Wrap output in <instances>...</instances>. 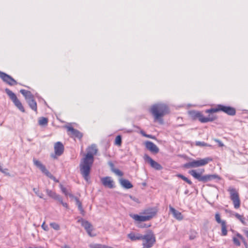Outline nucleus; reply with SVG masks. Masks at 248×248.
Listing matches in <instances>:
<instances>
[{
    "instance_id": "1",
    "label": "nucleus",
    "mask_w": 248,
    "mask_h": 248,
    "mask_svg": "<svg viewBox=\"0 0 248 248\" xmlns=\"http://www.w3.org/2000/svg\"><path fill=\"white\" fill-rule=\"evenodd\" d=\"M97 149L92 146L90 148V151L82 159L79 165L80 173L87 182H88L90 179V173L94 161L93 155H95Z\"/></svg>"
},
{
    "instance_id": "2",
    "label": "nucleus",
    "mask_w": 248,
    "mask_h": 248,
    "mask_svg": "<svg viewBox=\"0 0 248 248\" xmlns=\"http://www.w3.org/2000/svg\"><path fill=\"white\" fill-rule=\"evenodd\" d=\"M150 112L154 117L155 120H160L161 117L169 112L168 107L163 103H157L152 106Z\"/></svg>"
},
{
    "instance_id": "3",
    "label": "nucleus",
    "mask_w": 248,
    "mask_h": 248,
    "mask_svg": "<svg viewBox=\"0 0 248 248\" xmlns=\"http://www.w3.org/2000/svg\"><path fill=\"white\" fill-rule=\"evenodd\" d=\"M204 170L202 169L200 173L197 172L195 170H192L188 171L189 174L191 175L195 179L200 182L205 183L211 181L214 179L220 180V177L217 174H206L202 175L201 174L204 172Z\"/></svg>"
},
{
    "instance_id": "4",
    "label": "nucleus",
    "mask_w": 248,
    "mask_h": 248,
    "mask_svg": "<svg viewBox=\"0 0 248 248\" xmlns=\"http://www.w3.org/2000/svg\"><path fill=\"white\" fill-rule=\"evenodd\" d=\"M212 161V158L210 157L199 159L198 160L192 159L191 161L188 162L183 165V167L186 169L195 168L202 167L207 165L209 162Z\"/></svg>"
},
{
    "instance_id": "5",
    "label": "nucleus",
    "mask_w": 248,
    "mask_h": 248,
    "mask_svg": "<svg viewBox=\"0 0 248 248\" xmlns=\"http://www.w3.org/2000/svg\"><path fill=\"white\" fill-rule=\"evenodd\" d=\"M219 111H223L228 115L231 116H233L236 113V110L234 108L230 106H226L223 105H218L216 108H212L209 109H207L206 110L205 112L212 113Z\"/></svg>"
},
{
    "instance_id": "6",
    "label": "nucleus",
    "mask_w": 248,
    "mask_h": 248,
    "mask_svg": "<svg viewBox=\"0 0 248 248\" xmlns=\"http://www.w3.org/2000/svg\"><path fill=\"white\" fill-rule=\"evenodd\" d=\"M141 240L143 241L142 245L144 248H150L152 247L155 242V236L151 232L145 235H142Z\"/></svg>"
},
{
    "instance_id": "7",
    "label": "nucleus",
    "mask_w": 248,
    "mask_h": 248,
    "mask_svg": "<svg viewBox=\"0 0 248 248\" xmlns=\"http://www.w3.org/2000/svg\"><path fill=\"white\" fill-rule=\"evenodd\" d=\"M228 191L230 195V199L232 201L235 209H238L240 206V200L237 190L232 187H229Z\"/></svg>"
},
{
    "instance_id": "8",
    "label": "nucleus",
    "mask_w": 248,
    "mask_h": 248,
    "mask_svg": "<svg viewBox=\"0 0 248 248\" xmlns=\"http://www.w3.org/2000/svg\"><path fill=\"white\" fill-rule=\"evenodd\" d=\"M78 222L81 223V226L84 228L90 236L94 237L96 236V233L93 232V227L90 222L82 218H80L78 220Z\"/></svg>"
},
{
    "instance_id": "9",
    "label": "nucleus",
    "mask_w": 248,
    "mask_h": 248,
    "mask_svg": "<svg viewBox=\"0 0 248 248\" xmlns=\"http://www.w3.org/2000/svg\"><path fill=\"white\" fill-rule=\"evenodd\" d=\"M7 94L9 96L10 99L13 101L15 105L22 112H25V109L22 106V103L18 99L16 95L10 90L8 88L5 89Z\"/></svg>"
},
{
    "instance_id": "10",
    "label": "nucleus",
    "mask_w": 248,
    "mask_h": 248,
    "mask_svg": "<svg viewBox=\"0 0 248 248\" xmlns=\"http://www.w3.org/2000/svg\"><path fill=\"white\" fill-rule=\"evenodd\" d=\"M33 162L34 165L39 168L42 173H44L46 176L49 178L53 180L55 182H58L55 177L46 169L45 165H44L40 161L37 160L36 158H33Z\"/></svg>"
},
{
    "instance_id": "11",
    "label": "nucleus",
    "mask_w": 248,
    "mask_h": 248,
    "mask_svg": "<svg viewBox=\"0 0 248 248\" xmlns=\"http://www.w3.org/2000/svg\"><path fill=\"white\" fill-rule=\"evenodd\" d=\"M0 78L3 82L10 86H13L17 84V81L11 76L1 71H0Z\"/></svg>"
},
{
    "instance_id": "12",
    "label": "nucleus",
    "mask_w": 248,
    "mask_h": 248,
    "mask_svg": "<svg viewBox=\"0 0 248 248\" xmlns=\"http://www.w3.org/2000/svg\"><path fill=\"white\" fill-rule=\"evenodd\" d=\"M144 160L150 164L151 167L155 170H159L163 169L162 166L158 162L154 160L149 155L147 154H145L143 156Z\"/></svg>"
},
{
    "instance_id": "13",
    "label": "nucleus",
    "mask_w": 248,
    "mask_h": 248,
    "mask_svg": "<svg viewBox=\"0 0 248 248\" xmlns=\"http://www.w3.org/2000/svg\"><path fill=\"white\" fill-rule=\"evenodd\" d=\"M67 131L70 132L68 134L72 138H77L78 139L82 138L83 135L79 131L74 128L71 126H66Z\"/></svg>"
},
{
    "instance_id": "14",
    "label": "nucleus",
    "mask_w": 248,
    "mask_h": 248,
    "mask_svg": "<svg viewBox=\"0 0 248 248\" xmlns=\"http://www.w3.org/2000/svg\"><path fill=\"white\" fill-rule=\"evenodd\" d=\"M101 182L105 187L109 188H113L115 187L114 182L109 176L101 178Z\"/></svg>"
},
{
    "instance_id": "15",
    "label": "nucleus",
    "mask_w": 248,
    "mask_h": 248,
    "mask_svg": "<svg viewBox=\"0 0 248 248\" xmlns=\"http://www.w3.org/2000/svg\"><path fill=\"white\" fill-rule=\"evenodd\" d=\"M144 144L146 148L149 151H150L152 153L154 154H156L159 152V148L153 142L151 141H145Z\"/></svg>"
},
{
    "instance_id": "16",
    "label": "nucleus",
    "mask_w": 248,
    "mask_h": 248,
    "mask_svg": "<svg viewBox=\"0 0 248 248\" xmlns=\"http://www.w3.org/2000/svg\"><path fill=\"white\" fill-rule=\"evenodd\" d=\"M54 148L56 155L60 156L63 154L64 151V146L61 142L58 141L56 142Z\"/></svg>"
},
{
    "instance_id": "17",
    "label": "nucleus",
    "mask_w": 248,
    "mask_h": 248,
    "mask_svg": "<svg viewBox=\"0 0 248 248\" xmlns=\"http://www.w3.org/2000/svg\"><path fill=\"white\" fill-rule=\"evenodd\" d=\"M157 212V210L155 208H148L145 209L142 213L143 214L146 215L147 217H150L151 220L154 217H155Z\"/></svg>"
},
{
    "instance_id": "18",
    "label": "nucleus",
    "mask_w": 248,
    "mask_h": 248,
    "mask_svg": "<svg viewBox=\"0 0 248 248\" xmlns=\"http://www.w3.org/2000/svg\"><path fill=\"white\" fill-rule=\"evenodd\" d=\"M130 217L134 219L136 221L138 222H145L150 220V217H147L146 215L140 216L138 214L131 215Z\"/></svg>"
},
{
    "instance_id": "19",
    "label": "nucleus",
    "mask_w": 248,
    "mask_h": 248,
    "mask_svg": "<svg viewBox=\"0 0 248 248\" xmlns=\"http://www.w3.org/2000/svg\"><path fill=\"white\" fill-rule=\"evenodd\" d=\"M170 211L173 214V217L176 219L181 220L183 218V216L181 212L175 210L171 206H170Z\"/></svg>"
},
{
    "instance_id": "20",
    "label": "nucleus",
    "mask_w": 248,
    "mask_h": 248,
    "mask_svg": "<svg viewBox=\"0 0 248 248\" xmlns=\"http://www.w3.org/2000/svg\"><path fill=\"white\" fill-rule=\"evenodd\" d=\"M188 114L189 116L193 119L196 120L198 119L200 121V119L201 118H202V113L196 110H190L188 111Z\"/></svg>"
},
{
    "instance_id": "21",
    "label": "nucleus",
    "mask_w": 248,
    "mask_h": 248,
    "mask_svg": "<svg viewBox=\"0 0 248 248\" xmlns=\"http://www.w3.org/2000/svg\"><path fill=\"white\" fill-rule=\"evenodd\" d=\"M127 237L131 241H135L141 240V238H142V235L139 233H135L134 232H131L128 234Z\"/></svg>"
},
{
    "instance_id": "22",
    "label": "nucleus",
    "mask_w": 248,
    "mask_h": 248,
    "mask_svg": "<svg viewBox=\"0 0 248 248\" xmlns=\"http://www.w3.org/2000/svg\"><path fill=\"white\" fill-rule=\"evenodd\" d=\"M20 92L25 97L27 102L30 100L34 99L33 95L30 91L21 89L20 90Z\"/></svg>"
},
{
    "instance_id": "23",
    "label": "nucleus",
    "mask_w": 248,
    "mask_h": 248,
    "mask_svg": "<svg viewBox=\"0 0 248 248\" xmlns=\"http://www.w3.org/2000/svg\"><path fill=\"white\" fill-rule=\"evenodd\" d=\"M217 117L216 115L209 114L208 117H204L202 115V118L200 119V122L202 123H205L208 122H213L217 119Z\"/></svg>"
},
{
    "instance_id": "24",
    "label": "nucleus",
    "mask_w": 248,
    "mask_h": 248,
    "mask_svg": "<svg viewBox=\"0 0 248 248\" xmlns=\"http://www.w3.org/2000/svg\"><path fill=\"white\" fill-rule=\"evenodd\" d=\"M120 184L123 187L126 189H129L133 187L132 184L128 180L124 179H120Z\"/></svg>"
},
{
    "instance_id": "25",
    "label": "nucleus",
    "mask_w": 248,
    "mask_h": 248,
    "mask_svg": "<svg viewBox=\"0 0 248 248\" xmlns=\"http://www.w3.org/2000/svg\"><path fill=\"white\" fill-rule=\"evenodd\" d=\"M28 105L31 109L35 111H37V103L34 99L27 101Z\"/></svg>"
},
{
    "instance_id": "26",
    "label": "nucleus",
    "mask_w": 248,
    "mask_h": 248,
    "mask_svg": "<svg viewBox=\"0 0 248 248\" xmlns=\"http://www.w3.org/2000/svg\"><path fill=\"white\" fill-rule=\"evenodd\" d=\"M177 176L178 178L182 179L183 180H184V181L186 182L189 185H193L192 181L191 180H190L189 179H188L187 177H186L184 175H183L181 174H177Z\"/></svg>"
},
{
    "instance_id": "27",
    "label": "nucleus",
    "mask_w": 248,
    "mask_h": 248,
    "mask_svg": "<svg viewBox=\"0 0 248 248\" xmlns=\"http://www.w3.org/2000/svg\"><path fill=\"white\" fill-rule=\"evenodd\" d=\"M221 225V235L226 236L227 234V230L226 228V222H223Z\"/></svg>"
},
{
    "instance_id": "28",
    "label": "nucleus",
    "mask_w": 248,
    "mask_h": 248,
    "mask_svg": "<svg viewBox=\"0 0 248 248\" xmlns=\"http://www.w3.org/2000/svg\"><path fill=\"white\" fill-rule=\"evenodd\" d=\"M236 236L242 241L244 245H245L246 248H248V244L246 242L245 238L239 233L237 232L236 234Z\"/></svg>"
},
{
    "instance_id": "29",
    "label": "nucleus",
    "mask_w": 248,
    "mask_h": 248,
    "mask_svg": "<svg viewBox=\"0 0 248 248\" xmlns=\"http://www.w3.org/2000/svg\"><path fill=\"white\" fill-rule=\"evenodd\" d=\"M234 216L238 219H239L241 222V223L243 225H246V222L245 221L246 219L243 217V216L240 215L238 213H235L234 214Z\"/></svg>"
},
{
    "instance_id": "30",
    "label": "nucleus",
    "mask_w": 248,
    "mask_h": 248,
    "mask_svg": "<svg viewBox=\"0 0 248 248\" xmlns=\"http://www.w3.org/2000/svg\"><path fill=\"white\" fill-rule=\"evenodd\" d=\"M38 123L40 125H46L48 123V119L45 117H41L39 120Z\"/></svg>"
},
{
    "instance_id": "31",
    "label": "nucleus",
    "mask_w": 248,
    "mask_h": 248,
    "mask_svg": "<svg viewBox=\"0 0 248 248\" xmlns=\"http://www.w3.org/2000/svg\"><path fill=\"white\" fill-rule=\"evenodd\" d=\"M46 192L48 196H49L50 197H51L54 199H55V198H56V197L57 195V194H56L54 191H53L51 190H49L48 189H47L46 190Z\"/></svg>"
},
{
    "instance_id": "32",
    "label": "nucleus",
    "mask_w": 248,
    "mask_h": 248,
    "mask_svg": "<svg viewBox=\"0 0 248 248\" xmlns=\"http://www.w3.org/2000/svg\"><path fill=\"white\" fill-rule=\"evenodd\" d=\"M115 143L116 145L120 146L122 144V137L120 135L117 136L115 140Z\"/></svg>"
},
{
    "instance_id": "33",
    "label": "nucleus",
    "mask_w": 248,
    "mask_h": 248,
    "mask_svg": "<svg viewBox=\"0 0 248 248\" xmlns=\"http://www.w3.org/2000/svg\"><path fill=\"white\" fill-rule=\"evenodd\" d=\"M50 226L55 230L58 231L60 230V227L58 224L55 222H52L50 223Z\"/></svg>"
},
{
    "instance_id": "34",
    "label": "nucleus",
    "mask_w": 248,
    "mask_h": 248,
    "mask_svg": "<svg viewBox=\"0 0 248 248\" xmlns=\"http://www.w3.org/2000/svg\"><path fill=\"white\" fill-rule=\"evenodd\" d=\"M216 220L218 223L222 224L223 222H225L224 220H222L220 218V215L218 213H216L215 215Z\"/></svg>"
},
{
    "instance_id": "35",
    "label": "nucleus",
    "mask_w": 248,
    "mask_h": 248,
    "mask_svg": "<svg viewBox=\"0 0 248 248\" xmlns=\"http://www.w3.org/2000/svg\"><path fill=\"white\" fill-rule=\"evenodd\" d=\"M33 191L39 198H43V194L42 193H40L38 188H33Z\"/></svg>"
},
{
    "instance_id": "36",
    "label": "nucleus",
    "mask_w": 248,
    "mask_h": 248,
    "mask_svg": "<svg viewBox=\"0 0 248 248\" xmlns=\"http://www.w3.org/2000/svg\"><path fill=\"white\" fill-rule=\"evenodd\" d=\"M232 241L234 243V244L236 246H240V242L239 241V239L236 236V237H233L232 238Z\"/></svg>"
},
{
    "instance_id": "37",
    "label": "nucleus",
    "mask_w": 248,
    "mask_h": 248,
    "mask_svg": "<svg viewBox=\"0 0 248 248\" xmlns=\"http://www.w3.org/2000/svg\"><path fill=\"white\" fill-rule=\"evenodd\" d=\"M195 144L199 146H211V145L203 141H196Z\"/></svg>"
},
{
    "instance_id": "38",
    "label": "nucleus",
    "mask_w": 248,
    "mask_h": 248,
    "mask_svg": "<svg viewBox=\"0 0 248 248\" xmlns=\"http://www.w3.org/2000/svg\"><path fill=\"white\" fill-rule=\"evenodd\" d=\"M112 172H114L116 175L119 176H122L124 174L122 171L117 169H115L114 170H113Z\"/></svg>"
},
{
    "instance_id": "39",
    "label": "nucleus",
    "mask_w": 248,
    "mask_h": 248,
    "mask_svg": "<svg viewBox=\"0 0 248 248\" xmlns=\"http://www.w3.org/2000/svg\"><path fill=\"white\" fill-rule=\"evenodd\" d=\"M61 189L63 193H64L65 196H68V191L65 187L63 186L62 185L60 186Z\"/></svg>"
},
{
    "instance_id": "40",
    "label": "nucleus",
    "mask_w": 248,
    "mask_h": 248,
    "mask_svg": "<svg viewBox=\"0 0 248 248\" xmlns=\"http://www.w3.org/2000/svg\"><path fill=\"white\" fill-rule=\"evenodd\" d=\"M196 232H191V233L189 235V239L190 240H193L196 237Z\"/></svg>"
},
{
    "instance_id": "41",
    "label": "nucleus",
    "mask_w": 248,
    "mask_h": 248,
    "mask_svg": "<svg viewBox=\"0 0 248 248\" xmlns=\"http://www.w3.org/2000/svg\"><path fill=\"white\" fill-rule=\"evenodd\" d=\"M41 227L44 230L46 231H48L49 230L48 226L45 224V222H44L42 224Z\"/></svg>"
},
{
    "instance_id": "42",
    "label": "nucleus",
    "mask_w": 248,
    "mask_h": 248,
    "mask_svg": "<svg viewBox=\"0 0 248 248\" xmlns=\"http://www.w3.org/2000/svg\"><path fill=\"white\" fill-rule=\"evenodd\" d=\"M54 200L58 201L61 203L63 202L62 198L58 194L57 195Z\"/></svg>"
},
{
    "instance_id": "43",
    "label": "nucleus",
    "mask_w": 248,
    "mask_h": 248,
    "mask_svg": "<svg viewBox=\"0 0 248 248\" xmlns=\"http://www.w3.org/2000/svg\"><path fill=\"white\" fill-rule=\"evenodd\" d=\"M7 170V169H3L1 166L0 167V171H1L2 173L5 174L6 175H9V173L8 172H7L6 171Z\"/></svg>"
},
{
    "instance_id": "44",
    "label": "nucleus",
    "mask_w": 248,
    "mask_h": 248,
    "mask_svg": "<svg viewBox=\"0 0 248 248\" xmlns=\"http://www.w3.org/2000/svg\"><path fill=\"white\" fill-rule=\"evenodd\" d=\"M215 141L216 142L218 143V145L219 147H223L224 146V144L220 140L218 139H215Z\"/></svg>"
},
{
    "instance_id": "45",
    "label": "nucleus",
    "mask_w": 248,
    "mask_h": 248,
    "mask_svg": "<svg viewBox=\"0 0 248 248\" xmlns=\"http://www.w3.org/2000/svg\"><path fill=\"white\" fill-rule=\"evenodd\" d=\"M108 164L109 166V167H110L111 170L112 171H113V170H114L115 169V168H114V165L113 163L112 162L109 161V162H108Z\"/></svg>"
},
{
    "instance_id": "46",
    "label": "nucleus",
    "mask_w": 248,
    "mask_h": 248,
    "mask_svg": "<svg viewBox=\"0 0 248 248\" xmlns=\"http://www.w3.org/2000/svg\"><path fill=\"white\" fill-rule=\"evenodd\" d=\"M74 199L76 202V204L77 205V206H78L79 204H81L82 203L77 197H74Z\"/></svg>"
},
{
    "instance_id": "47",
    "label": "nucleus",
    "mask_w": 248,
    "mask_h": 248,
    "mask_svg": "<svg viewBox=\"0 0 248 248\" xmlns=\"http://www.w3.org/2000/svg\"><path fill=\"white\" fill-rule=\"evenodd\" d=\"M144 137H146V138H150V139H155V137L153 136V135H148V134H145L144 135Z\"/></svg>"
},
{
    "instance_id": "48",
    "label": "nucleus",
    "mask_w": 248,
    "mask_h": 248,
    "mask_svg": "<svg viewBox=\"0 0 248 248\" xmlns=\"http://www.w3.org/2000/svg\"><path fill=\"white\" fill-rule=\"evenodd\" d=\"M244 234L246 236V237L248 238V230H244L243 231Z\"/></svg>"
},
{
    "instance_id": "49",
    "label": "nucleus",
    "mask_w": 248,
    "mask_h": 248,
    "mask_svg": "<svg viewBox=\"0 0 248 248\" xmlns=\"http://www.w3.org/2000/svg\"><path fill=\"white\" fill-rule=\"evenodd\" d=\"M61 204L63 206H64L65 208H68V204L66 202H62Z\"/></svg>"
},
{
    "instance_id": "50",
    "label": "nucleus",
    "mask_w": 248,
    "mask_h": 248,
    "mask_svg": "<svg viewBox=\"0 0 248 248\" xmlns=\"http://www.w3.org/2000/svg\"><path fill=\"white\" fill-rule=\"evenodd\" d=\"M150 226H151L150 225H146V224H144V225L141 226L140 227L141 228H148V227H149Z\"/></svg>"
},
{
    "instance_id": "51",
    "label": "nucleus",
    "mask_w": 248,
    "mask_h": 248,
    "mask_svg": "<svg viewBox=\"0 0 248 248\" xmlns=\"http://www.w3.org/2000/svg\"><path fill=\"white\" fill-rule=\"evenodd\" d=\"M140 133L144 137L145 134H146L145 132L142 130L140 131Z\"/></svg>"
},
{
    "instance_id": "52",
    "label": "nucleus",
    "mask_w": 248,
    "mask_h": 248,
    "mask_svg": "<svg viewBox=\"0 0 248 248\" xmlns=\"http://www.w3.org/2000/svg\"><path fill=\"white\" fill-rule=\"evenodd\" d=\"M78 209L79 210L83 209L82 206V203L81 204H79L78 206Z\"/></svg>"
},
{
    "instance_id": "53",
    "label": "nucleus",
    "mask_w": 248,
    "mask_h": 248,
    "mask_svg": "<svg viewBox=\"0 0 248 248\" xmlns=\"http://www.w3.org/2000/svg\"><path fill=\"white\" fill-rule=\"evenodd\" d=\"M78 209L79 210L83 209L82 206V203L81 204H79L78 206Z\"/></svg>"
},
{
    "instance_id": "54",
    "label": "nucleus",
    "mask_w": 248,
    "mask_h": 248,
    "mask_svg": "<svg viewBox=\"0 0 248 248\" xmlns=\"http://www.w3.org/2000/svg\"><path fill=\"white\" fill-rule=\"evenodd\" d=\"M79 211H80V213H81L83 216H84V213H85V211H84V209H81V210H80Z\"/></svg>"
},
{
    "instance_id": "55",
    "label": "nucleus",
    "mask_w": 248,
    "mask_h": 248,
    "mask_svg": "<svg viewBox=\"0 0 248 248\" xmlns=\"http://www.w3.org/2000/svg\"><path fill=\"white\" fill-rule=\"evenodd\" d=\"M68 196H69L71 198H74V197H75L73 194L69 193H68Z\"/></svg>"
},
{
    "instance_id": "56",
    "label": "nucleus",
    "mask_w": 248,
    "mask_h": 248,
    "mask_svg": "<svg viewBox=\"0 0 248 248\" xmlns=\"http://www.w3.org/2000/svg\"><path fill=\"white\" fill-rule=\"evenodd\" d=\"M188 192H189L188 190H186L185 191V194H188Z\"/></svg>"
},
{
    "instance_id": "57",
    "label": "nucleus",
    "mask_w": 248,
    "mask_h": 248,
    "mask_svg": "<svg viewBox=\"0 0 248 248\" xmlns=\"http://www.w3.org/2000/svg\"><path fill=\"white\" fill-rule=\"evenodd\" d=\"M64 248H71L67 245H65V246H64Z\"/></svg>"
},
{
    "instance_id": "58",
    "label": "nucleus",
    "mask_w": 248,
    "mask_h": 248,
    "mask_svg": "<svg viewBox=\"0 0 248 248\" xmlns=\"http://www.w3.org/2000/svg\"><path fill=\"white\" fill-rule=\"evenodd\" d=\"M130 198H131V199H132V200H133L135 201V199L133 198H132V196H130Z\"/></svg>"
},
{
    "instance_id": "59",
    "label": "nucleus",
    "mask_w": 248,
    "mask_h": 248,
    "mask_svg": "<svg viewBox=\"0 0 248 248\" xmlns=\"http://www.w3.org/2000/svg\"><path fill=\"white\" fill-rule=\"evenodd\" d=\"M43 248L42 247H40V248Z\"/></svg>"
},
{
    "instance_id": "60",
    "label": "nucleus",
    "mask_w": 248,
    "mask_h": 248,
    "mask_svg": "<svg viewBox=\"0 0 248 248\" xmlns=\"http://www.w3.org/2000/svg\"><path fill=\"white\" fill-rule=\"evenodd\" d=\"M52 156L54 158H55V156L54 155H52Z\"/></svg>"
}]
</instances>
